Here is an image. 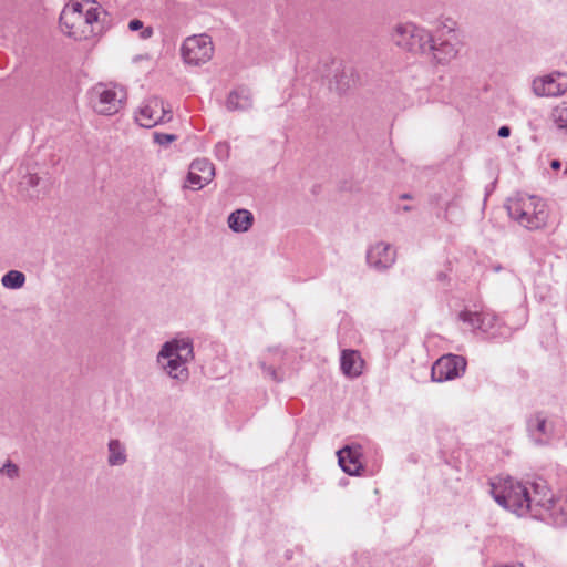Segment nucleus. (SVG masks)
<instances>
[{
    "label": "nucleus",
    "mask_w": 567,
    "mask_h": 567,
    "mask_svg": "<svg viewBox=\"0 0 567 567\" xmlns=\"http://www.w3.org/2000/svg\"><path fill=\"white\" fill-rule=\"evenodd\" d=\"M189 169L202 174V179L204 181H213L215 176V167L212 162L207 158H197L192 162Z\"/></svg>",
    "instance_id": "5701e85b"
},
{
    "label": "nucleus",
    "mask_w": 567,
    "mask_h": 567,
    "mask_svg": "<svg viewBox=\"0 0 567 567\" xmlns=\"http://www.w3.org/2000/svg\"><path fill=\"white\" fill-rule=\"evenodd\" d=\"M185 63L200 65L208 62L214 54L212 38L207 34L188 37L181 48Z\"/></svg>",
    "instance_id": "0eeeda50"
},
{
    "label": "nucleus",
    "mask_w": 567,
    "mask_h": 567,
    "mask_svg": "<svg viewBox=\"0 0 567 567\" xmlns=\"http://www.w3.org/2000/svg\"><path fill=\"white\" fill-rule=\"evenodd\" d=\"M447 206H449V204H445V205H444V210H445V212L447 210Z\"/></svg>",
    "instance_id": "ea45409f"
},
{
    "label": "nucleus",
    "mask_w": 567,
    "mask_h": 567,
    "mask_svg": "<svg viewBox=\"0 0 567 567\" xmlns=\"http://www.w3.org/2000/svg\"><path fill=\"white\" fill-rule=\"evenodd\" d=\"M497 135L502 138H506L511 135V127L507 125H503L498 128Z\"/></svg>",
    "instance_id": "7c9ffc66"
},
{
    "label": "nucleus",
    "mask_w": 567,
    "mask_h": 567,
    "mask_svg": "<svg viewBox=\"0 0 567 567\" xmlns=\"http://www.w3.org/2000/svg\"><path fill=\"white\" fill-rule=\"evenodd\" d=\"M107 446V462L111 466L122 465L126 462V450L118 440H111Z\"/></svg>",
    "instance_id": "4be33fe9"
},
{
    "label": "nucleus",
    "mask_w": 567,
    "mask_h": 567,
    "mask_svg": "<svg viewBox=\"0 0 567 567\" xmlns=\"http://www.w3.org/2000/svg\"><path fill=\"white\" fill-rule=\"evenodd\" d=\"M367 262L370 268L382 272L390 269L396 260V251L392 245L379 241L367 250Z\"/></svg>",
    "instance_id": "f8f14e48"
},
{
    "label": "nucleus",
    "mask_w": 567,
    "mask_h": 567,
    "mask_svg": "<svg viewBox=\"0 0 567 567\" xmlns=\"http://www.w3.org/2000/svg\"><path fill=\"white\" fill-rule=\"evenodd\" d=\"M338 462L343 472L349 475H359L362 470L360 462L361 446H344L337 452Z\"/></svg>",
    "instance_id": "dca6fc26"
},
{
    "label": "nucleus",
    "mask_w": 567,
    "mask_h": 567,
    "mask_svg": "<svg viewBox=\"0 0 567 567\" xmlns=\"http://www.w3.org/2000/svg\"><path fill=\"white\" fill-rule=\"evenodd\" d=\"M509 217L527 229L535 230L545 226L547 214L544 205L535 196H516L506 203Z\"/></svg>",
    "instance_id": "7ed1b4c3"
},
{
    "label": "nucleus",
    "mask_w": 567,
    "mask_h": 567,
    "mask_svg": "<svg viewBox=\"0 0 567 567\" xmlns=\"http://www.w3.org/2000/svg\"><path fill=\"white\" fill-rule=\"evenodd\" d=\"M549 117L556 130L567 135V101H561L553 107Z\"/></svg>",
    "instance_id": "412c9836"
},
{
    "label": "nucleus",
    "mask_w": 567,
    "mask_h": 567,
    "mask_svg": "<svg viewBox=\"0 0 567 567\" xmlns=\"http://www.w3.org/2000/svg\"><path fill=\"white\" fill-rule=\"evenodd\" d=\"M252 106V97L249 89L239 86L229 92L226 101L228 111H247Z\"/></svg>",
    "instance_id": "a211bd4d"
},
{
    "label": "nucleus",
    "mask_w": 567,
    "mask_h": 567,
    "mask_svg": "<svg viewBox=\"0 0 567 567\" xmlns=\"http://www.w3.org/2000/svg\"><path fill=\"white\" fill-rule=\"evenodd\" d=\"M401 198H402V199H410V198H411V195L405 193V194H402V195H401Z\"/></svg>",
    "instance_id": "4c0bfd02"
},
{
    "label": "nucleus",
    "mask_w": 567,
    "mask_h": 567,
    "mask_svg": "<svg viewBox=\"0 0 567 567\" xmlns=\"http://www.w3.org/2000/svg\"><path fill=\"white\" fill-rule=\"evenodd\" d=\"M171 118V110H166L164 102L158 97L146 100L135 116L136 122L143 127H153Z\"/></svg>",
    "instance_id": "9d476101"
},
{
    "label": "nucleus",
    "mask_w": 567,
    "mask_h": 567,
    "mask_svg": "<svg viewBox=\"0 0 567 567\" xmlns=\"http://www.w3.org/2000/svg\"><path fill=\"white\" fill-rule=\"evenodd\" d=\"M493 269L495 272H498L503 269V267L501 265H497V266H494Z\"/></svg>",
    "instance_id": "e433bc0d"
},
{
    "label": "nucleus",
    "mask_w": 567,
    "mask_h": 567,
    "mask_svg": "<svg viewBox=\"0 0 567 567\" xmlns=\"http://www.w3.org/2000/svg\"><path fill=\"white\" fill-rule=\"evenodd\" d=\"M494 567H523V565L518 564V565H513V566H507V565H497V566H494Z\"/></svg>",
    "instance_id": "c9c22d12"
},
{
    "label": "nucleus",
    "mask_w": 567,
    "mask_h": 567,
    "mask_svg": "<svg viewBox=\"0 0 567 567\" xmlns=\"http://www.w3.org/2000/svg\"><path fill=\"white\" fill-rule=\"evenodd\" d=\"M458 319L473 331H480L487 339L499 341L512 336V328L488 311L463 310L458 313Z\"/></svg>",
    "instance_id": "423d86ee"
},
{
    "label": "nucleus",
    "mask_w": 567,
    "mask_h": 567,
    "mask_svg": "<svg viewBox=\"0 0 567 567\" xmlns=\"http://www.w3.org/2000/svg\"><path fill=\"white\" fill-rule=\"evenodd\" d=\"M537 96H560L567 92V73L554 71L533 81Z\"/></svg>",
    "instance_id": "9b49d317"
},
{
    "label": "nucleus",
    "mask_w": 567,
    "mask_h": 567,
    "mask_svg": "<svg viewBox=\"0 0 567 567\" xmlns=\"http://www.w3.org/2000/svg\"><path fill=\"white\" fill-rule=\"evenodd\" d=\"M228 227L234 233H246L254 224V215L248 209H236L228 216Z\"/></svg>",
    "instance_id": "aec40b11"
},
{
    "label": "nucleus",
    "mask_w": 567,
    "mask_h": 567,
    "mask_svg": "<svg viewBox=\"0 0 567 567\" xmlns=\"http://www.w3.org/2000/svg\"><path fill=\"white\" fill-rule=\"evenodd\" d=\"M176 354H181L184 360H193L194 354V346H193V339L189 337H182V338H174L169 341H166L158 354H157V362H163L165 360V357H174Z\"/></svg>",
    "instance_id": "4468645a"
},
{
    "label": "nucleus",
    "mask_w": 567,
    "mask_h": 567,
    "mask_svg": "<svg viewBox=\"0 0 567 567\" xmlns=\"http://www.w3.org/2000/svg\"><path fill=\"white\" fill-rule=\"evenodd\" d=\"M100 11L95 0H72L60 14V28L70 38L87 39L94 33L93 24L99 21Z\"/></svg>",
    "instance_id": "f03ea898"
},
{
    "label": "nucleus",
    "mask_w": 567,
    "mask_h": 567,
    "mask_svg": "<svg viewBox=\"0 0 567 567\" xmlns=\"http://www.w3.org/2000/svg\"><path fill=\"white\" fill-rule=\"evenodd\" d=\"M128 29L131 31H138L143 29V22L138 19H133L128 22Z\"/></svg>",
    "instance_id": "c756f323"
},
{
    "label": "nucleus",
    "mask_w": 567,
    "mask_h": 567,
    "mask_svg": "<svg viewBox=\"0 0 567 567\" xmlns=\"http://www.w3.org/2000/svg\"><path fill=\"white\" fill-rule=\"evenodd\" d=\"M537 514L535 519H540L557 527L567 525V489L554 495L547 484H540V491L536 496Z\"/></svg>",
    "instance_id": "20e7f679"
},
{
    "label": "nucleus",
    "mask_w": 567,
    "mask_h": 567,
    "mask_svg": "<svg viewBox=\"0 0 567 567\" xmlns=\"http://www.w3.org/2000/svg\"><path fill=\"white\" fill-rule=\"evenodd\" d=\"M202 176H203L202 174H198V173L189 169V172L187 174V179H186L187 185H185V187H188L193 190H198L212 182V181L202 179Z\"/></svg>",
    "instance_id": "393cba45"
},
{
    "label": "nucleus",
    "mask_w": 567,
    "mask_h": 567,
    "mask_svg": "<svg viewBox=\"0 0 567 567\" xmlns=\"http://www.w3.org/2000/svg\"><path fill=\"white\" fill-rule=\"evenodd\" d=\"M153 34V29L151 27H147V28H143L142 29V32L140 34L141 39H148L151 38Z\"/></svg>",
    "instance_id": "2f4dec72"
},
{
    "label": "nucleus",
    "mask_w": 567,
    "mask_h": 567,
    "mask_svg": "<svg viewBox=\"0 0 567 567\" xmlns=\"http://www.w3.org/2000/svg\"><path fill=\"white\" fill-rule=\"evenodd\" d=\"M432 37L430 31L413 22L396 24L391 34L393 42L399 48L424 56L433 49L431 47Z\"/></svg>",
    "instance_id": "39448f33"
},
{
    "label": "nucleus",
    "mask_w": 567,
    "mask_h": 567,
    "mask_svg": "<svg viewBox=\"0 0 567 567\" xmlns=\"http://www.w3.org/2000/svg\"><path fill=\"white\" fill-rule=\"evenodd\" d=\"M340 367L343 374L357 378L362 373L363 360L355 350H343L340 358Z\"/></svg>",
    "instance_id": "6ab92c4d"
},
{
    "label": "nucleus",
    "mask_w": 567,
    "mask_h": 567,
    "mask_svg": "<svg viewBox=\"0 0 567 567\" xmlns=\"http://www.w3.org/2000/svg\"><path fill=\"white\" fill-rule=\"evenodd\" d=\"M259 367L264 372L265 378H269L270 380L275 382H281L282 381V373H280L278 370H276L272 365H268L266 361L261 360L259 361Z\"/></svg>",
    "instance_id": "a878e982"
},
{
    "label": "nucleus",
    "mask_w": 567,
    "mask_h": 567,
    "mask_svg": "<svg viewBox=\"0 0 567 567\" xmlns=\"http://www.w3.org/2000/svg\"><path fill=\"white\" fill-rule=\"evenodd\" d=\"M24 282L25 276L19 270H9L1 278L2 286L8 289H19L24 285Z\"/></svg>",
    "instance_id": "b1692460"
},
{
    "label": "nucleus",
    "mask_w": 567,
    "mask_h": 567,
    "mask_svg": "<svg viewBox=\"0 0 567 567\" xmlns=\"http://www.w3.org/2000/svg\"><path fill=\"white\" fill-rule=\"evenodd\" d=\"M439 202H440V195L432 196L431 203H433L435 205H439L440 204Z\"/></svg>",
    "instance_id": "f704fd0d"
},
{
    "label": "nucleus",
    "mask_w": 567,
    "mask_h": 567,
    "mask_svg": "<svg viewBox=\"0 0 567 567\" xmlns=\"http://www.w3.org/2000/svg\"><path fill=\"white\" fill-rule=\"evenodd\" d=\"M0 473L7 475L9 478H14L19 474V468L16 464L8 462L0 468Z\"/></svg>",
    "instance_id": "bb28decb"
},
{
    "label": "nucleus",
    "mask_w": 567,
    "mask_h": 567,
    "mask_svg": "<svg viewBox=\"0 0 567 567\" xmlns=\"http://www.w3.org/2000/svg\"><path fill=\"white\" fill-rule=\"evenodd\" d=\"M526 426L532 440L539 445L547 444L554 434V424L548 421L544 412L529 415Z\"/></svg>",
    "instance_id": "ddd939ff"
},
{
    "label": "nucleus",
    "mask_w": 567,
    "mask_h": 567,
    "mask_svg": "<svg viewBox=\"0 0 567 567\" xmlns=\"http://www.w3.org/2000/svg\"><path fill=\"white\" fill-rule=\"evenodd\" d=\"M188 362H190V360H184L181 354H176L174 357H165L163 362L157 363L161 364L162 369L169 378L179 382H185L189 378V371L187 368Z\"/></svg>",
    "instance_id": "f3484780"
},
{
    "label": "nucleus",
    "mask_w": 567,
    "mask_h": 567,
    "mask_svg": "<svg viewBox=\"0 0 567 567\" xmlns=\"http://www.w3.org/2000/svg\"><path fill=\"white\" fill-rule=\"evenodd\" d=\"M124 99L122 91L118 93L115 89L99 84L93 91V107L99 114L111 116L123 107Z\"/></svg>",
    "instance_id": "6e6552de"
},
{
    "label": "nucleus",
    "mask_w": 567,
    "mask_h": 567,
    "mask_svg": "<svg viewBox=\"0 0 567 567\" xmlns=\"http://www.w3.org/2000/svg\"><path fill=\"white\" fill-rule=\"evenodd\" d=\"M175 140H176V136L173 134L154 133V141L159 145H168L171 142H173Z\"/></svg>",
    "instance_id": "cd10ccee"
},
{
    "label": "nucleus",
    "mask_w": 567,
    "mask_h": 567,
    "mask_svg": "<svg viewBox=\"0 0 567 567\" xmlns=\"http://www.w3.org/2000/svg\"><path fill=\"white\" fill-rule=\"evenodd\" d=\"M402 209H403L404 212H410V210L412 209V207H411V206L405 205V206H403V207H402Z\"/></svg>",
    "instance_id": "58836bf2"
},
{
    "label": "nucleus",
    "mask_w": 567,
    "mask_h": 567,
    "mask_svg": "<svg viewBox=\"0 0 567 567\" xmlns=\"http://www.w3.org/2000/svg\"><path fill=\"white\" fill-rule=\"evenodd\" d=\"M39 181L40 178L35 174H28L22 178L21 184L35 187L39 184Z\"/></svg>",
    "instance_id": "c85d7f7f"
},
{
    "label": "nucleus",
    "mask_w": 567,
    "mask_h": 567,
    "mask_svg": "<svg viewBox=\"0 0 567 567\" xmlns=\"http://www.w3.org/2000/svg\"><path fill=\"white\" fill-rule=\"evenodd\" d=\"M560 166H561V164H560V162H559L558 159H554V161H551V163H550V167H551L553 169H559V168H560Z\"/></svg>",
    "instance_id": "473e14b6"
},
{
    "label": "nucleus",
    "mask_w": 567,
    "mask_h": 567,
    "mask_svg": "<svg viewBox=\"0 0 567 567\" xmlns=\"http://www.w3.org/2000/svg\"><path fill=\"white\" fill-rule=\"evenodd\" d=\"M226 148H227L226 144L219 143L218 145H216V150L219 153H223V151H226Z\"/></svg>",
    "instance_id": "72a5a7b5"
},
{
    "label": "nucleus",
    "mask_w": 567,
    "mask_h": 567,
    "mask_svg": "<svg viewBox=\"0 0 567 567\" xmlns=\"http://www.w3.org/2000/svg\"><path fill=\"white\" fill-rule=\"evenodd\" d=\"M466 368V360L462 355L445 354L432 365L431 378L434 382H444L460 378Z\"/></svg>",
    "instance_id": "1a4fd4ad"
},
{
    "label": "nucleus",
    "mask_w": 567,
    "mask_h": 567,
    "mask_svg": "<svg viewBox=\"0 0 567 567\" xmlns=\"http://www.w3.org/2000/svg\"><path fill=\"white\" fill-rule=\"evenodd\" d=\"M431 47L433 49H431V51H429L425 56L430 58L431 61L436 64H447L458 54L457 43L452 42L451 40H443L436 43L432 37Z\"/></svg>",
    "instance_id": "2eb2a0df"
},
{
    "label": "nucleus",
    "mask_w": 567,
    "mask_h": 567,
    "mask_svg": "<svg viewBox=\"0 0 567 567\" xmlns=\"http://www.w3.org/2000/svg\"><path fill=\"white\" fill-rule=\"evenodd\" d=\"M543 482L522 483L511 476L495 477L491 482V494L503 508L523 516L537 514L536 496Z\"/></svg>",
    "instance_id": "f257e3e1"
}]
</instances>
